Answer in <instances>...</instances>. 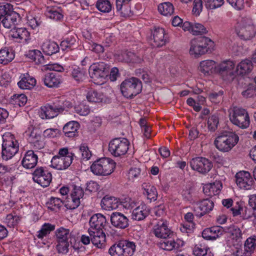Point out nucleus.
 <instances>
[{
	"label": "nucleus",
	"mask_w": 256,
	"mask_h": 256,
	"mask_svg": "<svg viewBox=\"0 0 256 256\" xmlns=\"http://www.w3.org/2000/svg\"><path fill=\"white\" fill-rule=\"evenodd\" d=\"M38 160V155L33 150H28L24 154L22 160V164L26 169L34 168Z\"/></svg>",
	"instance_id": "24"
},
{
	"label": "nucleus",
	"mask_w": 256,
	"mask_h": 256,
	"mask_svg": "<svg viewBox=\"0 0 256 256\" xmlns=\"http://www.w3.org/2000/svg\"><path fill=\"white\" fill-rule=\"evenodd\" d=\"M165 31L162 28H156L153 32L154 46H162L166 44Z\"/></svg>",
	"instance_id": "32"
},
{
	"label": "nucleus",
	"mask_w": 256,
	"mask_h": 256,
	"mask_svg": "<svg viewBox=\"0 0 256 256\" xmlns=\"http://www.w3.org/2000/svg\"><path fill=\"white\" fill-rule=\"evenodd\" d=\"M216 62L212 60H206L200 62L198 70L205 76L216 74Z\"/></svg>",
	"instance_id": "19"
},
{
	"label": "nucleus",
	"mask_w": 256,
	"mask_h": 256,
	"mask_svg": "<svg viewBox=\"0 0 256 256\" xmlns=\"http://www.w3.org/2000/svg\"><path fill=\"white\" fill-rule=\"evenodd\" d=\"M54 228V226L49 223H45L42 226L41 229L38 232L37 237L38 238H42Z\"/></svg>",
	"instance_id": "50"
},
{
	"label": "nucleus",
	"mask_w": 256,
	"mask_h": 256,
	"mask_svg": "<svg viewBox=\"0 0 256 256\" xmlns=\"http://www.w3.org/2000/svg\"><path fill=\"white\" fill-rule=\"evenodd\" d=\"M56 249L59 253L66 254L68 252L70 246L68 241L56 240Z\"/></svg>",
	"instance_id": "58"
},
{
	"label": "nucleus",
	"mask_w": 256,
	"mask_h": 256,
	"mask_svg": "<svg viewBox=\"0 0 256 256\" xmlns=\"http://www.w3.org/2000/svg\"><path fill=\"white\" fill-rule=\"evenodd\" d=\"M26 56L37 64H42L44 62V57L42 53L38 50H29L26 54Z\"/></svg>",
	"instance_id": "41"
},
{
	"label": "nucleus",
	"mask_w": 256,
	"mask_h": 256,
	"mask_svg": "<svg viewBox=\"0 0 256 256\" xmlns=\"http://www.w3.org/2000/svg\"><path fill=\"white\" fill-rule=\"evenodd\" d=\"M230 230V237L233 240L235 241L234 242V245L238 244L241 242L242 238V231L237 226H233L229 228Z\"/></svg>",
	"instance_id": "45"
},
{
	"label": "nucleus",
	"mask_w": 256,
	"mask_h": 256,
	"mask_svg": "<svg viewBox=\"0 0 256 256\" xmlns=\"http://www.w3.org/2000/svg\"><path fill=\"white\" fill-rule=\"evenodd\" d=\"M214 42L209 38L200 37L192 40L189 52L194 58L205 54L214 47Z\"/></svg>",
	"instance_id": "2"
},
{
	"label": "nucleus",
	"mask_w": 256,
	"mask_h": 256,
	"mask_svg": "<svg viewBox=\"0 0 256 256\" xmlns=\"http://www.w3.org/2000/svg\"><path fill=\"white\" fill-rule=\"evenodd\" d=\"M76 40L74 37H68L62 40L60 43V48L62 50L68 51L74 48Z\"/></svg>",
	"instance_id": "52"
},
{
	"label": "nucleus",
	"mask_w": 256,
	"mask_h": 256,
	"mask_svg": "<svg viewBox=\"0 0 256 256\" xmlns=\"http://www.w3.org/2000/svg\"><path fill=\"white\" fill-rule=\"evenodd\" d=\"M74 156L67 148H60L58 155L54 156L51 160L50 166L58 170H64L72 163Z\"/></svg>",
	"instance_id": "4"
},
{
	"label": "nucleus",
	"mask_w": 256,
	"mask_h": 256,
	"mask_svg": "<svg viewBox=\"0 0 256 256\" xmlns=\"http://www.w3.org/2000/svg\"><path fill=\"white\" fill-rule=\"evenodd\" d=\"M235 30L236 34L244 40H250L256 34V26L250 18H244Z\"/></svg>",
	"instance_id": "11"
},
{
	"label": "nucleus",
	"mask_w": 256,
	"mask_h": 256,
	"mask_svg": "<svg viewBox=\"0 0 256 256\" xmlns=\"http://www.w3.org/2000/svg\"><path fill=\"white\" fill-rule=\"evenodd\" d=\"M52 102L58 114L64 112H68L73 106L70 102L66 100L63 96L55 97L53 98Z\"/></svg>",
	"instance_id": "26"
},
{
	"label": "nucleus",
	"mask_w": 256,
	"mask_h": 256,
	"mask_svg": "<svg viewBox=\"0 0 256 256\" xmlns=\"http://www.w3.org/2000/svg\"><path fill=\"white\" fill-rule=\"evenodd\" d=\"M56 240L68 241L70 236V230L61 227L56 230Z\"/></svg>",
	"instance_id": "53"
},
{
	"label": "nucleus",
	"mask_w": 256,
	"mask_h": 256,
	"mask_svg": "<svg viewBox=\"0 0 256 256\" xmlns=\"http://www.w3.org/2000/svg\"><path fill=\"white\" fill-rule=\"evenodd\" d=\"M223 228L220 226H214L205 228L202 232V237L206 240H214L222 234Z\"/></svg>",
	"instance_id": "27"
},
{
	"label": "nucleus",
	"mask_w": 256,
	"mask_h": 256,
	"mask_svg": "<svg viewBox=\"0 0 256 256\" xmlns=\"http://www.w3.org/2000/svg\"><path fill=\"white\" fill-rule=\"evenodd\" d=\"M10 34L18 42L28 44L31 39L30 32L25 28H14L11 30Z\"/></svg>",
	"instance_id": "18"
},
{
	"label": "nucleus",
	"mask_w": 256,
	"mask_h": 256,
	"mask_svg": "<svg viewBox=\"0 0 256 256\" xmlns=\"http://www.w3.org/2000/svg\"><path fill=\"white\" fill-rule=\"evenodd\" d=\"M205 6L208 10H214L222 6L224 4V0H206Z\"/></svg>",
	"instance_id": "57"
},
{
	"label": "nucleus",
	"mask_w": 256,
	"mask_h": 256,
	"mask_svg": "<svg viewBox=\"0 0 256 256\" xmlns=\"http://www.w3.org/2000/svg\"><path fill=\"white\" fill-rule=\"evenodd\" d=\"M206 28L201 24L193 23L192 32L194 35L206 34Z\"/></svg>",
	"instance_id": "62"
},
{
	"label": "nucleus",
	"mask_w": 256,
	"mask_h": 256,
	"mask_svg": "<svg viewBox=\"0 0 256 256\" xmlns=\"http://www.w3.org/2000/svg\"><path fill=\"white\" fill-rule=\"evenodd\" d=\"M86 97L89 102L96 104L102 102L104 98V96L102 93L94 90H89Z\"/></svg>",
	"instance_id": "40"
},
{
	"label": "nucleus",
	"mask_w": 256,
	"mask_h": 256,
	"mask_svg": "<svg viewBox=\"0 0 256 256\" xmlns=\"http://www.w3.org/2000/svg\"><path fill=\"white\" fill-rule=\"evenodd\" d=\"M129 146L130 142L126 138H117L110 142L108 150L114 156H120L126 154Z\"/></svg>",
	"instance_id": "13"
},
{
	"label": "nucleus",
	"mask_w": 256,
	"mask_h": 256,
	"mask_svg": "<svg viewBox=\"0 0 256 256\" xmlns=\"http://www.w3.org/2000/svg\"><path fill=\"white\" fill-rule=\"evenodd\" d=\"M20 217L15 213L8 214L5 219V222L7 226L10 228H14L16 226L20 220Z\"/></svg>",
	"instance_id": "49"
},
{
	"label": "nucleus",
	"mask_w": 256,
	"mask_h": 256,
	"mask_svg": "<svg viewBox=\"0 0 256 256\" xmlns=\"http://www.w3.org/2000/svg\"><path fill=\"white\" fill-rule=\"evenodd\" d=\"M2 158L8 160L12 158L18 150V144L10 132H5L2 136Z\"/></svg>",
	"instance_id": "5"
},
{
	"label": "nucleus",
	"mask_w": 256,
	"mask_h": 256,
	"mask_svg": "<svg viewBox=\"0 0 256 256\" xmlns=\"http://www.w3.org/2000/svg\"><path fill=\"white\" fill-rule=\"evenodd\" d=\"M106 218L100 214L93 215L90 218L89 224L90 227L88 230H103L106 224Z\"/></svg>",
	"instance_id": "23"
},
{
	"label": "nucleus",
	"mask_w": 256,
	"mask_h": 256,
	"mask_svg": "<svg viewBox=\"0 0 256 256\" xmlns=\"http://www.w3.org/2000/svg\"><path fill=\"white\" fill-rule=\"evenodd\" d=\"M234 68V62L230 60L216 62V74H218L224 81L230 82L235 76Z\"/></svg>",
	"instance_id": "10"
},
{
	"label": "nucleus",
	"mask_w": 256,
	"mask_h": 256,
	"mask_svg": "<svg viewBox=\"0 0 256 256\" xmlns=\"http://www.w3.org/2000/svg\"><path fill=\"white\" fill-rule=\"evenodd\" d=\"M142 88L141 81L136 78L132 77L124 80L120 84L122 94L127 98H132L139 94Z\"/></svg>",
	"instance_id": "6"
},
{
	"label": "nucleus",
	"mask_w": 256,
	"mask_h": 256,
	"mask_svg": "<svg viewBox=\"0 0 256 256\" xmlns=\"http://www.w3.org/2000/svg\"><path fill=\"white\" fill-rule=\"evenodd\" d=\"M32 130L30 133L31 128H29L28 130L26 132L27 134L29 136V141L32 143L36 148L40 149L44 146V143L41 140L40 136L38 134L37 130L32 128Z\"/></svg>",
	"instance_id": "31"
},
{
	"label": "nucleus",
	"mask_w": 256,
	"mask_h": 256,
	"mask_svg": "<svg viewBox=\"0 0 256 256\" xmlns=\"http://www.w3.org/2000/svg\"><path fill=\"white\" fill-rule=\"evenodd\" d=\"M184 244L183 240L176 238V240L172 238H164L159 242V246L165 250L171 251L178 250Z\"/></svg>",
	"instance_id": "20"
},
{
	"label": "nucleus",
	"mask_w": 256,
	"mask_h": 256,
	"mask_svg": "<svg viewBox=\"0 0 256 256\" xmlns=\"http://www.w3.org/2000/svg\"><path fill=\"white\" fill-rule=\"evenodd\" d=\"M150 209H133L132 217L134 220H142L144 219L150 212Z\"/></svg>",
	"instance_id": "46"
},
{
	"label": "nucleus",
	"mask_w": 256,
	"mask_h": 256,
	"mask_svg": "<svg viewBox=\"0 0 256 256\" xmlns=\"http://www.w3.org/2000/svg\"><path fill=\"white\" fill-rule=\"evenodd\" d=\"M42 48L46 54L52 55L56 53L59 50L60 48L56 42L46 40L43 42Z\"/></svg>",
	"instance_id": "37"
},
{
	"label": "nucleus",
	"mask_w": 256,
	"mask_h": 256,
	"mask_svg": "<svg viewBox=\"0 0 256 256\" xmlns=\"http://www.w3.org/2000/svg\"><path fill=\"white\" fill-rule=\"evenodd\" d=\"M102 208H140L138 203L128 197L117 198L115 197L106 196L101 200Z\"/></svg>",
	"instance_id": "1"
},
{
	"label": "nucleus",
	"mask_w": 256,
	"mask_h": 256,
	"mask_svg": "<svg viewBox=\"0 0 256 256\" xmlns=\"http://www.w3.org/2000/svg\"><path fill=\"white\" fill-rule=\"evenodd\" d=\"M74 108L77 114L82 116L88 115L90 112L89 106L82 103L75 106Z\"/></svg>",
	"instance_id": "60"
},
{
	"label": "nucleus",
	"mask_w": 256,
	"mask_h": 256,
	"mask_svg": "<svg viewBox=\"0 0 256 256\" xmlns=\"http://www.w3.org/2000/svg\"><path fill=\"white\" fill-rule=\"evenodd\" d=\"M14 58V54L12 50L5 48L0 50V64H6Z\"/></svg>",
	"instance_id": "38"
},
{
	"label": "nucleus",
	"mask_w": 256,
	"mask_h": 256,
	"mask_svg": "<svg viewBox=\"0 0 256 256\" xmlns=\"http://www.w3.org/2000/svg\"><path fill=\"white\" fill-rule=\"evenodd\" d=\"M96 8L102 12L108 13L111 10L112 6L109 0H98Z\"/></svg>",
	"instance_id": "48"
},
{
	"label": "nucleus",
	"mask_w": 256,
	"mask_h": 256,
	"mask_svg": "<svg viewBox=\"0 0 256 256\" xmlns=\"http://www.w3.org/2000/svg\"><path fill=\"white\" fill-rule=\"evenodd\" d=\"M33 180L42 187L49 186L52 180V175L46 168L42 167L38 168L33 172Z\"/></svg>",
	"instance_id": "15"
},
{
	"label": "nucleus",
	"mask_w": 256,
	"mask_h": 256,
	"mask_svg": "<svg viewBox=\"0 0 256 256\" xmlns=\"http://www.w3.org/2000/svg\"><path fill=\"white\" fill-rule=\"evenodd\" d=\"M84 193L82 189L78 186H74L71 194V196L74 206L78 207L80 202V200L82 198Z\"/></svg>",
	"instance_id": "39"
},
{
	"label": "nucleus",
	"mask_w": 256,
	"mask_h": 256,
	"mask_svg": "<svg viewBox=\"0 0 256 256\" xmlns=\"http://www.w3.org/2000/svg\"><path fill=\"white\" fill-rule=\"evenodd\" d=\"M238 136L232 132H226L216 138L214 145L216 148L222 152L230 151L238 142Z\"/></svg>",
	"instance_id": "3"
},
{
	"label": "nucleus",
	"mask_w": 256,
	"mask_h": 256,
	"mask_svg": "<svg viewBox=\"0 0 256 256\" xmlns=\"http://www.w3.org/2000/svg\"><path fill=\"white\" fill-rule=\"evenodd\" d=\"M194 222H184V224H180V230L182 232L186 234L188 236L193 232L194 228Z\"/></svg>",
	"instance_id": "61"
},
{
	"label": "nucleus",
	"mask_w": 256,
	"mask_h": 256,
	"mask_svg": "<svg viewBox=\"0 0 256 256\" xmlns=\"http://www.w3.org/2000/svg\"><path fill=\"white\" fill-rule=\"evenodd\" d=\"M60 76L55 72H50L46 74L44 79V84L49 88L56 87L60 83Z\"/></svg>",
	"instance_id": "35"
},
{
	"label": "nucleus",
	"mask_w": 256,
	"mask_h": 256,
	"mask_svg": "<svg viewBox=\"0 0 256 256\" xmlns=\"http://www.w3.org/2000/svg\"><path fill=\"white\" fill-rule=\"evenodd\" d=\"M72 75L76 81L80 82L86 78V70L83 69L76 67L73 68Z\"/></svg>",
	"instance_id": "54"
},
{
	"label": "nucleus",
	"mask_w": 256,
	"mask_h": 256,
	"mask_svg": "<svg viewBox=\"0 0 256 256\" xmlns=\"http://www.w3.org/2000/svg\"><path fill=\"white\" fill-rule=\"evenodd\" d=\"M253 69V64L251 60L244 59L241 60L236 66L235 76L239 75L244 76L250 74Z\"/></svg>",
	"instance_id": "25"
},
{
	"label": "nucleus",
	"mask_w": 256,
	"mask_h": 256,
	"mask_svg": "<svg viewBox=\"0 0 256 256\" xmlns=\"http://www.w3.org/2000/svg\"><path fill=\"white\" fill-rule=\"evenodd\" d=\"M18 16V14L13 11L10 14L4 16V18L2 21V24L4 28H10L17 23Z\"/></svg>",
	"instance_id": "36"
},
{
	"label": "nucleus",
	"mask_w": 256,
	"mask_h": 256,
	"mask_svg": "<svg viewBox=\"0 0 256 256\" xmlns=\"http://www.w3.org/2000/svg\"><path fill=\"white\" fill-rule=\"evenodd\" d=\"M36 84V79L28 74H22L20 80L18 82L19 88L23 90H30L35 86Z\"/></svg>",
	"instance_id": "29"
},
{
	"label": "nucleus",
	"mask_w": 256,
	"mask_h": 256,
	"mask_svg": "<svg viewBox=\"0 0 256 256\" xmlns=\"http://www.w3.org/2000/svg\"><path fill=\"white\" fill-rule=\"evenodd\" d=\"M222 188L221 182L216 181L213 183L204 184L203 186V191L206 195L212 196L219 194Z\"/></svg>",
	"instance_id": "30"
},
{
	"label": "nucleus",
	"mask_w": 256,
	"mask_h": 256,
	"mask_svg": "<svg viewBox=\"0 0 256 256\" xmlns=\"http://www.w3.org/2000/svg\"><path fill=\"white\" fill-rule=\"evenodd\" d=\"M27 100V97L25 94H16L12 96L11 102L16 106H22L25 105Z\"/></svg>",
	"instance_id": "51"
},
{
	"label": "nucleus",
	"mask_w": 256,
	"mask_h": 256,
	"mask_svg": "<svg viewBox=\"0 0 256 256\" xmlns=\"http://www.w3.org/2000/svg\"><path fill=\"white\" fill-rule=\"evenodd\" d=\"M39 116L42 119L52 118L58 115V111L53 104H47L42 106L38 112Z\"/></svg>",
	"instance_id": "28"
},
{
	"label": "nucleus",
	"mask_w": 256,
	"mask_h": 256,
	"mask_svg": "<svg viewBox=\"0 0 256 256\" xmlns=\"http://www.w3.org/2000/svg\"><path fill=\"white\" fill-rule=\"evenodd\" d=\"M191 168L201 174H206L210 172L212 167V163L207 158L202 157L192 158L190 161Z\"/></svg>",
	"instance_id": "14"
},
{
	"label": "nucleus",
	"mask_w": 256,
	"mask_h": 256,
	"mask_svg": "<svg viewBox=\"0 0 256 256\" xmlns=\"http://www.w3.org/2000/svg\"><path fill=\"white\" fill-rule=\"evenodd\" d=\"M230 122L235 126L242 128H247L250 124L249 115L246 110L239 107H234L229 110Z\"/></svg>",
	"instance_id": "7"
},
{
	"label": "nucleus",
	"mask_w": 256,
	"mask_h": 256,
	"mask_svg": "<svg viewBox=\"0 0 256 256\" xmlns=\"http://www.w3.org/2000/svg\"><path fill=\"white\" fill-rule=\"evenodd\" d=\"M89 74L95 84H102L108 76L106 64L102 62L93 64L89 68Z\"/></svg>",
	"instance_id": "12"
},
{
	"label": "nucleus",
	"mask_w": 256,
	"mask_h": 256,
	"mask_svg": "<svg viewBox=\"0 0 256 256\" xmlns=\"http://www.w3.org/2000/svg\"><path fill=\"white\" fill-rule=\"evenodd\" d=\"M193 254L196 256H206L208 254V248L202 244L196 245L193 250Z\"/></svg>",
	"instance_id": "64"
},
{
	"label": "nucleus",
	"mask_w": 256,
	"mask_h": 256,
	"mask_svg": "<svg viewBox=\"0 0 256 256\" xmlns=\"http://www.w3.org/2000/svg\"><path fill=\"white\" fill-rule=\"evenodd\" d=\"M48 18L54 20H60L63 18L62 10L58 8H48L46 12Z\"/></svg>",
	"instance_id": "43"
},
{
	"label": "nucleus",
	"mask_w": 256,
	"mask_h": 256,
	"mask_svg": "<svg viewBox=\"0 0 256 256\" xmlns=\"http://www.w3.org/2000/svg\"><path fill=\"white\" fill-rule=\"evenodd\" d=\"M203 9V2L202 0H194L192 8V14L196 16L200 15Z\"/></svg>",
	"instance_id": "59"
},
{
	"label": "nucleus",
	"mask_w": 256,
	"mask_h": 256,
	"mask_svg": "<svg viewBox=\"0 0 256 256\" xmlns=\"http://www.w3.org/2000/svg\"><path fill=\"white\" fill-rule=\"evenodd\" d=\"M256 248V236H252L248 238L244 244L246 252L240 256V252L237 251V256H250Z\"/></svg>",
	"instance_id": "33"
},
{
	"label": "nucleus",
	"mask_w": 256,
	"mask_h": 256,
	"mask_svg": "<svg viewBox=\"0 0 256 256\" xmlns=\"http://www.w3.org/2000/svg\"><path fill=\"white\" fill-rule=\"evenodd\" d=\"M112 225L118 228L124 229L129 226L128 219L120 212H113L110 216Z\"/></svg>",
	"instance_id": "22"
},
{
	"label": "nucleus",
	"mask_w": 256,
	"mask_h": 256,
	"mask_svg": "<svg viewBox=\"0 0 256 256\" xmlns=\"http://www.w3.org/2000/svg\"><path fill=\"white\" fill-rule=\"evenodd\" d=\"M13 6L12 4L5 2H0V18L5 16L12 12Z\"/></svg>",
	"instance_id": "55"
},
{
	"label": "nucleus",
	"mask_w": 256,
	"mask_h": 256,
	"mask_svg": "<svg viewBox=\"0 0 256 256\" xmlns=\"http://www.w3.org/2000/svg\"><path fill=\"white\" fill-rule=\"evenodd\" d=\"M159 12L164 16H171L174 12V7L170 2H164L160 4L158 6Z\"/></svg>",
	"instance_id": "42"
},
{
	"label": "nucleus",
	"mask_w": 256,
	"mask_h": 256,
	"mask_svg": "<svg viewBox=\"0 0 256 256\" xmlns=\"http://www.w3.org/2000/svg\"><path fill=\"white\" fill-rule=\"evenodd\" d=\"M144 190L148 199L150 200H155L156 199L158 193L156 188L154 186H148Z\"/></svg>",
	"instance_id": "63"
},
{
	"label": "nucleus",
	"mask_w": 256,
	"mask_h": 256,
	"mask_svg": "<svg viewBox=\"0 0 256 256\" xmlns=\"http://www.w3.org/2000/svg\"><path fill=\"white\" fill-rule=\"evenodd\" d=\"M26 24L33 30H36L40 24V19L34 12H29L26 16Z\"/></svg>",
	"instance_id": "44"
},
{
	"label": "nucleus",
	"mask_w": 256,
	"mask_h": 256,
	"mask_svg": "<svg viewBox=\"0 0 256 256\" xmlns=\"http://www.w3.org/2000/svg\"><path fill=\"white\" fill-rule=\"evenodd\" d=\"M135 242L128 240H122L112 245L108 252L112 256H132L136 252Z\"/></svg>",
	"instance_id": "8"
},
{
	"label": "nucleus",
	"mask_w": 256,
	"mask_h": 256,
	"mask_svg": "<svg viewBox=\"0 0 256 256\" xmlns=\"http://www.w3.org/2000/svg\"><path fill=\"white\" fill-rule=\"evenodd\" d=\"M79 126V124L76 121L69 122L64 126L63 132L67 137H74L77 134Z\"/></svg>",
	"instance_id": "34"
},
{
	"label": "nucleus",
	"mask_w": 256,
	"mask_h": 256,
	"mask_svg": "<svg viewBox=\"0 0 256 256\" xmlns=\"http://www.w3.org/2000/svg\"><path fill=\"white\" fill-rule=\"evenodd\" d=\"M122 58H119L118 60L126 62L139 63L142 60L132 52H125L122 54Z\"/></svg>",
	"instance_id": "47"
},
{
	"label": "nucleus",
	"mask_w": 256,
	"mask_h": 256,
	"mask_svg": "<svg viewBox=\"0 0 256 256\" xmlns=\"http://www.w3.org/2000/svg\"><path fill=\"white\" fill-rule=\"evenodd\" d=\"M166 220H160L154 226L152 232L155 236L160 238H166L169 237L172 232L168 228Z\"/></svg>",
	"instance_id": "17"
},
{
	"label": "nucleus",
	"mask_w": 256,
	"mask_h": 256,
	"mask_svg": "<svg viewBox=\"0 0 256 256\" xmlns=\"http://www.w3.org/2000/svg\"><path fill=\"white\" fill-rule=\"evenodd\" d=\"M47 208H60L64 206V202L59 198L52 197L46 202Z\"/></svg>",
	"instance_id": "56"
},
{
	"label": "nucleus",
	"mask_w": 256,
	"mask_h": 256,
	"mask_svg": "<svg viewBox=\"0 0 256 256\" xmlns=\"http://www.w3.org/2000/svg\"><path fill=\"white\" fill-rule=\"evenodd\" d=\"M116 164L109 158H104L95 161L91 166L92 172L98 176H106L114 170Z\"/></svg>",
	"instance_id": "9"
},
{
	"label": "nucleus",
	"mask_w": 256,
	"mask_h": 256,
	"mask_svg": "<svg viewBox=\"0 0 256 256\" xmlns=\"http://www.w3.org/2000/svg\"><path fill=\"white\" fill-rule=\"evenodd\" d=\"M235 178L236 184L240 189L250 190L254 183L250 174L247 171L242 170L237 172Z\"/></svg>",
	"instance_id": "16"
},
{
	"label": "nucleus",
	"mask_w": 256,
	"mask_h": 256,
	"mask_svg": "<svg viewBox=\"0 0 256 256\" xmlns=\"http://www.w3.org/2000/svg\"><path fill=\"white\" fill-rule=\"evenodd\" d=\"M88 232L94 245L98 248H102L105 246L106 236L102 230H88Z\"/></svg>",
	"instance_id": "21"
}]
</instances>
